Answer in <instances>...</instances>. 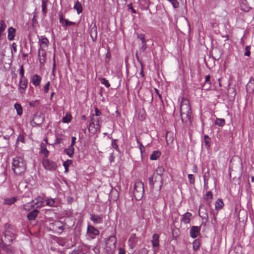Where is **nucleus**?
<instances>
[{
  "label": "nucleus",
  "instance_id": "f257e3e1",
  "mask_svg": "<svg viewBox=\"0 0 254 254\" xmlns=\"http://www.w3.org/2000/svg\"><path fill=\"white\" fill-rule=\"evenodd\" d=\"M180 116L183 123H190L192 119V113L189 101L183 98L180 107Z\"/></svg>",
  "mask_w": 254,
  "mask_h": 254
},
{
  "label": "nucleus",
  "instance_id": "f03ea898",
  "mask_svg": "<svg viewBox=\"0 0 254 254\" xmlns=\"http://www.w3.org/2000/svg\"><path fill=\"white\" fill-rule=\"evenodd\" d=\"M26 162L21 157L17 156L13 159L11 169L16 176H21L26 171Z\"/></svg>",
  "mask_w": 254,
  "mask_h": 254
},
{
  "label": "nucleus",
  "instance_id": "7ed1b4c3",
  "mask_svg": "<svg viewBox=\"0 0 254 254\" xmlns=\"http://www.w3.org/2000/svg\"><path fill=\"white\" fill-rule=\"evenodd\" d=\"M2 238L1 233H0V248L4 250H9V245L15 239L14 234L11 230H5L4 232V239H2Z\"/></svg>",
  "mask_w": 254,
  "mask_h": 254
},
{
  "label": "nucleus",
  "instance_id": "20e7f679",
  "mask_svg": "<svg viewBox=\"0 0 254 254\" xmlns=\"http://www.w3.org/2000/svg\"><path fill=\"white\" fill-rule=\"evenodd\" d=\"M100 119V117L90 116V122L88 127V130L91 133L94 134L100 131L101 128Z\"/></svg>",
  "mask_w": 254,
  "mask_h": 254
},
{
  "label": "nucleus",
  "instance_id": "39448f33",
  "mask_svg": "<svg viewBox=\"0 0 254 254\" xmlns=\"http://www.w3.org/2000/svg\"><path fill=\"white\" fill-rule=\"evenodd\" d=\"M117 238L115 236H110L106 243V250L109 253H112L116 249Z\"/></svg>",
  "mask_w": 254,
  "mask_h": 254
},
{
  "label": "nucleus",
  "instance_id": "423d86ee",
  "mask_svg": "<svg viewBox=\"0 0 254 254\" xmlns=\"http://www.w3.org/2000/svg\"><path fill=\"white\" fill-rule=\"evenodd\" d=\"M59 22L63 27H66L67 26L75 25V23L70 21L67 19H65L64 17L63 13L60 11L59 13Z\"/></svg>",
  "mask_w": 254,
  "mask_h": 254
},
{
  "label": "nucleus",
  "instance_id": "0eeeda50",
  "mask_svg": "<svg viewBox=\"0 0 254 254\" xmlns=\"http://www.w3.org/2000/svg\"><path fill=\"white\" fill-rule=\"evenodd\" d=\"M43 165L46 169L51 171L56 170L57 167V164L55 162L48 159H44Z\"/></svg>",
  "mask_w": 254,
  "mask_h": 254
},
{
  "label": "nucleus",
  "instance_id": "6e6552de",
  "mask_svg": "<svg viewBox=\"0 0 254 254\" xmlns=\"http://www.w3.org/2000/svg\"><path fill=\"white\" fill-rule=\"evenodd\" d=\"M28 80L27 79H20L18 85V91L20 94H24L27 87Z\"/></svg>",
  "mask_w": 254,
  "mask_h": 254
},
{
  "label": "nucleus",
  "instance_id": "1a4fd4ad",
  "mask_svg": "<svg viewBox=\"0 0 254 254\" xmlns=\"http://www.w3.org/2000/svg\"><path fill=\"white\" fill-rule=\"evenodd\" d=\"M38 58L41 65H43L46 61V52L44 49H39Z\"/></svg>",
  "mask_w": 254,
  "mask_h": 254
},
{
  "label": "nucleus",
  "instance_id": "9d476101",
  "mask_svg": "<svg viewBox=\"0 0 254 254\" xmlns=\"http://www.w3.org/2000/svg\"><path fill=\"white\" fill-rule=\"evenodd\" d=\"M52 226L54 230L58 233H61L64 230L63 225L60 221H56L54 222Z\"/></svg>",
  "mask_w": 254,
  "mask_h": 254
},
{
  "label": "nucleus",
  "instance_id": "9b49d317",
  "mask_svg": "<svg viewBox=\"0 0 254 254\" xmlns=\"http://www.w3.org/2000/svg\"><path fill=\"white\" fill-rule=\"evenodd\" d=\"M39 43L40 45L39 49L42 48L44 49L45 48L48 47L49 41L46 37L42 36L41 38L39 39Z\"/></svg>",
  "mask_w": 254,
  "mask_h": 254
},
{
  "label": "nucleus",
  "instance_id": "f8f14e48",
  "mask_svg": "<svg viewBox=\"0 0 254 254\" xmlns=\"http://www.w3.org/2000/svg\"><path fill=\"white\" fill-rule=\"evenodd\" d=\"M240 7L242 10L245 12H248L251 9L247 0H240Z\"/></svg>",
  "mask_w": 254,
  "mask_h": 254
},
{
  "label": "nucleus",
  "instance_id": "ddd939ff",
  "mask_svg": "<svg viewBox=\"0 0 254 254\" xmlns=\"http://www.w3.org/2000/svg\"><path fill=\"white\" fill-rule=\"evenodd\" d=\"M200 231V228L197 226H192L190 230V236L192 238L197 237Z\"/></svg>",
  "mask_w": 254,
  "mask_h": 254
},
{
  "label": "nucleus",
  "instance_id": "4468645a",
  "mask_svg": "<svg viewBox=\"0 0 254 254\" xmlns=\"http://www.w3.org/2000/svg\"><path fill=\"white\" fill-rule=\"evenodd\" d=\"M42 78L38 74H34L32 78L31 82L35 86H38L40 84Z\"/></svg>",
  "mask_w": 254,
  "mask_h": 254
},
{
  "label": "nucleus",
  "instance_id": "2eb2a0df",
  "mask_svg": "<svg viewBox=\"0 0 254 254\" xmlns=\"http://www.w3.org/2000/svg\"><path fill=\"white\" fill-rule=\"evenodd\" d=\"M192 214L190 212H187L183 215L182 222L185 224H189L190 222Z\"/></svg>",
  "mask_w": 254,
  "mask_h": 254
},
{
  "label": "nucleus",
  "instance_id": "dca6fc26",
  "mask_svg": "<svg viewBox=\"0 0 254 254\" xmlns=\"http://www.w3.org/2000/svg\"><path fill=\"white\" fill-rule=\"evenodd\" d=\"M39 213V211L37 209H34L32 211H31L30 213H29L27 215V219L29 220H34L36 217L37 216L38 214Z\"/></svg>",
  "mask_w": 254,
  "mask_h": 254
},
{
  "label": "nucleus",
  "instance_id": "f3484780",
  "mask_svg": "<svg viewBox=\"0 0 254 254\" xmlns=\"http://www.w3.org/2000/svg\"><path fill=\"white\" fill-rule=\"evenodd\" d=\"M15 35V30L14 28L10 27L8 29V39L10 41L14 39Z\"/></svg>",
  "mask_w": 254,
  "mask_h": 254
},
{
  "label": "nucleus",
  "instance_id": "a211bd4d",
  "mask_svg": "<svg viewBox=\"0 0 254 254\" xmlns=\"http://www.w3.org/2000/svg\"><path fill=\"white\" fill-rule=\"evenodd\" d=\"M64 152L69 157L72 158L74 153V148L73 146L69 145L67 148L64 149Z\"/></svg>",
  "mask_w": 254,
  "mask_h": 254
},
{
  "label": "nucleus",
  "instance_id": "6ab92c4d",
  "mask_svg": "<svg viewBox=\"0 0 254 254\" xmlns=\"http://www.w3.org/2000/svg\"><path fill=\"white\" fill-rule=\"evenodd\" d=\"M159 236L158 234H154L152 237V243L154 247H158L159 245Z\"/></svg>",
  "mask_w": 254,
  "mask_h": 254
},
{
  "label": "nucleus",
  "instance_id": "aec40b11",
  "mask_svg": "<svg viewBox=\"0 0 254 254\" xmlns=\"http://www.w3.org/2000/svg\"><path fill=\"white\" fill-rule=\"evenodd\" d=\"M87 232L94 235H98L99 234V231L92 226H88Z\"/></svg>",
  "mask_w": 254,
  "mask_h": 254
},
{
  "label": "nucleus",
  "instance_id": "412c9836",
  "mask_svg": "<svg viewBox=\"0 0 254 254\" xmlns=\"http://www.w3.org/2000/svg\"><path fill=\"white\" fill-rule=\"evenodd\" d=\"M90 219L94 223H101L102 222V218L98 215H92Z\"/></svg>",
  "mask_w": 254,
  "mask_h": 254
},
{
  "label": "nucleus",
  "instance_id": "4be33fe9",
  "mask_svg": "<svg viewBox=\"0 0 254 254\" xmlns=\"http://www.w3.org/2000/svg\"><path fill=\"white\" fill-rule=\"evenodd\" d=\"M73 8L76 10L77 13L79 14L82 12L83 8L81 3L79 1H76L74 5Z\"/></svg>",
  "mask_w": 254,
  "mask_h": 254
},
{
  "label": "nucleus",
  "instance_id": "5701e85b",
  "mask_svg": "<svg viewBox=\"0 0 254 254\" xmlns=\"http://www.w3.org/2000/svg\"><path fill=\"white\" fill-rule=\"evenodd\" d=\"M161 155L160 151L158 150L154 151L152 152L150 156V159L151 160H157Z\"/></svg>",
  "mask_w": 254,
  "mask_h": 254
},
{
  "label": "nucleus",
  "instance_id": "b1692460",
  "mask_svg": "<svg viewBox=\"0 0 254 254\" xmlns=\"http://www.w3.org/2000/svg\"><path fill=\"white\" fill-rule=\"evenodd\" d=\"M32 202L34 204V207L35 206L37 207H40L42 206L44 201L42 198L39 197L38 199L33 200Z\"/></svg>",
  "mask_w": 254,
  "mask_h": 254
},
{
  "label": "nucleus",
  "instance_id": "393cba45",
  "mask_svg": "<svg viewBox=\"0 0 254 254\" xmlns=\"http://www.w3.org/2000/svg\"><path fill=\"white\" fill-rule=\"evenodd\" d=\"M41 152L43 154L45 157H47L49 155V151L47 149L46 144L44 143L41 144Z\"/></svg>",
  "mask_w": 254,
  "mask_h": 254
},
{
  "label": "nucleus",
  "instance_id": "a878e982",
  "mask_svg": "<svg viewBox=\"0 0 254 254\" xmlns=\"http://www.w3.org/2000/svg\"><path fill=\"white\" fill-rule=\"evenodd\" d=\"M72 119V116L70 113L67 112L63 118L62 122L64 123H69Z\"/></svg>",
  "mask_w": 254,
  "mask_h": 254
},
{
  "label": "nucleus",
  "instance_id": "bb28decb",
  "mask_svg": "<svg viewBox=\"0 0 254 254\" xmlns=\"http://www.w3.org/2000/svg\"><path fill=\"white\" fill-rule=\"evenodd\" d=\"M144 191H133V194L136 200H140L144 194Z\"/></svg>",
  "mask_w": 254,
  "mask_h": 254
},
{
  "label": "nucleus",
  "instance_id": "cd10ccee",
  "mask_svg": "<svg viewBox=\"0 0 254 254\" xmlns=\"http://www.w3.org/2000/svg\"><path fill=\"white\" fill-rule=\"evenodd\" d=\"M14 108L16 110L17 115L21 116L23 113V110L20 104L16 103L14 104Z\"/></svg>",
  "mask_w": 254,
  "mask_h": 254
},
{
  "label": "nucleus",
  "instance_id": "c85d7f7f",
  "mask_svg": "<svg viewBox=\"0 0 254 254\" xmlns=\"http://www.w3.org/2000/svg\"><path fill=\"white\" fill-rule=\"evenodd\" d=\"M224 206V203L222 199H218L215 203L216 210L221 209Z\"/></svg>",
  "mask_w": 254,
  "mask_h": 254
},
{
  "label": "nucleus",
  "instance_id": "c756f323",
  "mask_svg": "<svg viewBox=\"0 0 254 254\" xmlns=\"http://www.w3.org/2000/svg\"><path fill=\"white\" fill-rule=\"evenodd\" d=\"M134 190H137L138 189L144 190L143 184L140 181H136L134 184Z\"/></svg>",
  "mask_w": 254,
  "mask_h": 254
},
{
  "label": "nucleus",
  "instance_id": "7c9ffc66",
  "mask_svg": "<svg viewBox=\"0 0 254 254\" xmlns=\"http://www.w3.org/2000/svg\"><path fill=\"white\" fill-rule=\"evenodd\" d=\"M23 208L25 210L29 211L31 209L34 208V204H33L32 201L31 202H29L25 204H24L23 206Z\"/></svg>",
  "mask_w": 254,
  "mask_h": 254
},
{
  "label": "nucleus",
  "instance_id": "2f4dec72",
  "mask_svg": "<svg viewBox=\"0 0 254 254\" xmlns=\"http://www.w3.org/2000/svg\"><path fill=\"white\" fill-rule=\"evenodd\" d=\"M48 0H42V8L43 14L45 15L47 13V2Z\"/></svg>",
  "mask_w": 254,
  "mask_h": 254
},
{
  "label": "nucleus",
  "instance_id": "473e14b6",
  "mask_svg": "<svg viewBox=\"0 0 254 254\" xmlns=\"http://www.w3.org/2000/svg\"><path fill=\"white\" fill-rule=\"evenodd\" d=\"M72 161L71 160H67L64 162L63 166L64 167L65 172H68V167L72 164Z\"/></svg>",
  "mask_w": 254,
  "mask_h": 254
},
{
  "label": "nucleus",
  "instance_id": "72a5a7b5",
  "mask_svg": "<svg viewBox=\"0 0 254 254\" xmlns=\"http://www.w3.org/2000/svg\"><path fill=\"white\" fill-rule=\"evenodd\" d=\"M99 80L100 81L101 84L104 85L107 88H109L110 86V83L105 78H99Z\"/></svg>",
  "mask_w": 254,
  "mask_h": 254
},
{
  "label": "nucleus",
  "instance_id": "f704fd0d",
  "mask_svg": "<svg viewBox=\"0 0 254 254\" xmlns=\"http://www.w3.org/2000/svg\"><path fill=\"white\" fill-rule=\"evenodd\" d=\"M16 200V198L15 197H13L10 198H6L4 199V203L5 204H11L14 203Z\"/></svg>",
  "mask_w": 254,
  "mask_h": 254
},
{
  "label": "nucleus",
  "instance_id": "c9c22d12",
  "mask_svg": "<svg viewBox=\"0 0 254 254\" xmlns=\"http://www.w3.org/2000/svg\"><path fill=\"white\" fill-rule=\"evenodd\" d=\"M215 123L219 127H223L225 125V122L224 119L217 118L216 119Z\"/></svg>",
  "mask_w": 254,
  "mask_h": 254
},
{
  "label": "nucleus",
  "instance_id": "e433bc0d",
  "mask_svg": "<svg viewBox=\"0 0 254 254\" xmlns=\"http://www.w3.org/2000/svg\"><path fill=\"white\" fill-rule=\"evenodd\" d=\"M208 84V86L207 87V89H209L210 87V85L211 84V83L210 82V75H206L205 77V81H204V86Z\"/></svg>",
  "mask_w": 254,
  "mask_h": 254
},
{
  "label": "nucleus",
  "instance_id": "4c0bfd02",
  "mask_svg": "<svg viewBox=\"0 0 254 254\" xmlns=\"http://www.w3.org/2000/svg\"><path fill=\"white\" fill-rule=\"evenodd\" d=\"M247 90L249 93L254 91V84L253 83H249L247 85Z\"/></svg>",
  "mask_w": 254,
  "mask_h": 254
},
{
  "label": "nucleus",
  "instance_id": "58836bf2",
  "mask_svg": "<svg viewBox=\"0 0 254 254\" xmlns=\"http://www.w3.org/2000/svg\"><path fill=\"white\" fill-rule=\"evenodd\" d=\"M193 249L194 251L197 250L200 247V242L198 240H195L193 243Z\"/></svg>",
  "mask_w": 254,
  "mask_h": 254
},
{
  "label": "nucleus",
  "instance_id": "ea45409f",
  "mask_svg": "<svg viewBox=\"0 0 254 254\" xmlns=\"http://www.w3.org/2000/svg\"><path fill=\"white\" fill-rule=\"evenodd\" d=\"M17 141L21 142L22 143L25 142V136L23 132L19 134L17 137Z\"/></svg>",
  "mask_w": 254,
  "mask_h": 254
},
{
  "label": "nucleus",
  "instance_id": "a19ab883",
  "mask_svg": "<svg viewBox=\"0 0 254 254\" xmlns=\"http://www.w3.org/2000/svg\"><path fill=\"white\" fill-rule=\"evenodd\" d=\"M19 74L20 75V79H27L24 76V69L23 65H21L20 66V70H19Z\"/></svg>",
  "mask_w": 254,
  "mask_h": 254
},
{
  "label": "nucleus",
  "instance_id": "79ce46f5",
  "mask_svg": "<svg viewBox=\"0 0 254 254\" xmlns=\"http://www.w3.org/2000/svg\"><path fill=\"white\" fill-rule=\"evenodd\" d=\"M250 189L254 190V176L251 177V181H249Z\"/></svg>",
  "mask_w": 254,
  "mask_h": 254
},
{
  "label": "nucleus",
  "instance_id": "37998d69",
  "mask_svg": "<svg viewBox=\"0 0 254 254\" xmlns=\"http://www.w3.org/2000/svg\"><path fill=\"white\" fill-rule=\"evenodd\" d=\"M173 5L174 8H178L179 6V3L177 0H168Z\"/></svg>",
  "mask_w": 254,
  "mask_h": 254
},
{
  "label": "nucleus",
  "instance_id": "c03bdc74",
  "mask_svg": "<svg viewBox=\"0 0 254 254\" xmlns=\"http://www.w3.org/2000/svg\"><path fill=\"white\" fill-rule=\"evenodd\" d=\"M46 203L49 206H54L55 205V200L54 199H48Z\"/></svg>",
  "mask_w": 254,
  "mask_h": 254
},
{
  "label": "nucleus",
  "instance_id": "a18cd8bd",
  "mask_svg": "<svg viewBox=\"0 0 254 254\" xmlns=\"http://www.w3.org/2000/svg\"><path fill=\"white\" fill-rule=\"evenodd\" d=\"M229 93L231 94V96L232 97H235L236 95V91L235 88H230L229 89Z\"/></svg>",
  "mask_w": 254,
  "mask_h": 254
},
{
  "label": "nucleus",
  "instance_id": "49530a36",
  "mask_svg": "<svg viewBox=\"0 0 254 254\" xmlns=\"http://www.w3.org/2000/svg\"><path fill=\"white\" fill-rule=\"evenodd\" d=\"M95 114H91L90 116H96L98 117H99L101 115L102 113L97 108L95 109Z\"/></svg>",
  "mask_w": 254,
  "mask_h": 254
},
{
  "label": "nucleus",
  "instance_id": "de8ad7c7",
  "mask_svg": "<svg viewBox=\"0 0 254 254\" xmlns=\"http://www.w3.org/2000/svg\"><path fill=\"white\" fill-rule=\"evenodd\" d=\"M251 47L250 46H247L245 48L246 52L245 53V56L249 57L250 56L251 52H250Z\"/></svg>",
  "mask_w": 254,
  "mask_h": 254
},
{
  "label": "nucleus",
  "instance_id": "09e8293b",
  "mask_svg": "<svg viewBox=\"0 0 254 254\" xmlns=\"http://www.w3.org/2000/svg\"><path fill=\"white\" fill-rule=\"evenodd\" d=\"M40 117V116H35L34 117V118H33V119L32 120V121L31 122V124H33H33H34L36 125L41 124L43 122V119H42L41 123H37L35 122V120H36L37 118H39Z\"/></svg>",
  "mask_w": 254,
  "mask_h": 254
},
{
  "label": "nucleus",
  "instance_id": "8fccbe9b",
  "mask_svg": "<svg viewBox=\"0 0 254 254\" xmlns=\"http://www.w3.org/2000/svg\"><path fill=\"white\" fill-rule=\"evenodd\" d=\"M188 179L189 180L190 183H191V184L194 183L195 179H194V176L192 174L188 175Z\"/></svg>",
  "mask_w": 254,
  "mask_h": 254
},
{
  "label": "nucleus",
  "instance_id": "3c124183",
  "mask_svg": "<svg viewBox=\"0 0 254 254\" xmlns=\"http://www.w3.org/2000/svg\"><path fill=\"white\" fill-rule=\"evenodd\" d=\"M138 39H140L141 42L145 41V35L143 34H137Z\"/></svg>",
  "mask_w": 254,
  "mask_h": 254
},
{
  "label": "nucleus",
  "instance_id": "603ef678",
  "mask_svg": "<svg viewBox=\"0 0 254 254\" xmlns=\"http://www.w3.org/2000/svg\"><path fill=\"white\" fill-rule=\"evenodd\" d=\"M137 142L138 144V146H139L140 151L141 153H142L144 150V147H143L142 144L139 141L138 139H137Z\"/></svg>",
  "mask_w": 254,
  "mask_h": 254
},
{
  "label": "nucleus",
  "instance_id": "864d4df0",
  "mask_svg": "<svg viewBox=\"0 0 254 254\" xmlns=\"http://www.w3.org/2000/svg\"><path fill=\"white\" fill-rule=\"evenodd\" d=\"M50 85V81H48L47 82V83L46 84V85H45L44 88L45 92L47 93L49 91Z\"/></svg>",
  "mask_w": 254,
  "mask_h": 254
},
{
  "label": "nucleus",
  "instance_id": "5fc2aeb1",
  "mask_svg": "<svg viewBox=\"0 0 254 254\" xmlns=\"http://www.w3.org/2000/svg\"><path fill=\"white\" fill-rule=\"evenodd\" d=\"M148 254V251L145 248L141 249L139 252V254Z\"/></svg>",
  "mask_w": 254,
  "mask_h": 254
},
{
  "label": "nucleus",
  "instance_id": "6e6d98bb",
  "mask_svg": "<svg viewBox=\"0 0 254 254\" xmlns=\"http://www.w3.org/2000/svg\"><path fill=\"white\" fill-rule=\"evenodd\" d=\"M205 196L207 197V198H209L211 199L213 197V194L211 191H207Z\"/></svg>",
  "mask_w": 254,
  "mask_h": 254
},
{
  "label": "nucleus",
  "instance_id": "4d7b16f0",
  "mask_svg": "<svg viewBox=\"0 0 254 254\" xmlns=\"http://www.w3.org/2000/svg\"><path fill=\"white\" fill-rule=\"evenodd\" d=\"M26 183L24 182H21L19 185V188L18 189L20 190V189H22L23 188L22 187H26Z\"/></svg>",
  "mask_w": 254,
  "mask_h": 254
},
{
  "label": "nucleus",
  "instance_id": "13d9d810",
  "mask_svg": "<svg viewBox=\"0 0 254 254\" xmlns=\"http://www.w3.org/2000/svg\"><path fill=\"white\" fill-rule=\"evenodd\" d=\"M209 137L208 135H206L204 136V141L206 144L208 145L209 143Z\"/></svg>",
  "mask_w": 254,
  "mask_h": 254
},
{
  "label": "nucleus",
  "instance_id": "bf43d9fd",
  "mask_svg": "<svg viewBox=\"0 0 254 254\" xmlns=\"http://www.w3.org/2000/svg\"><path fill=\"white\" fill-rule=\"evenodd\" d=\"M76 139V138L75 136H72L71 137V144L70 145V146H74V145L75 143Z\"/></svg>",
  "mask_w": 254,
  "mask_h": 254
},
{
  "label": "nucleus",
  "instance_id": "052dcab7",
  "mask_svg": "<svg viewBox=\"0 0 254 254\" xmlns=\"http://www.w3.org/2000/svg\"><path fill=\"white\" fill-rule=\"evenodd\" d=\"M147 48V45H141V47L140 48V51L142 52H143L145 51Z\"/></svg>",
  "mask_w": 254,
  "mask_h": 254
},
{
  "label": "nucleus",
  "instance_id": "680f3d73",
  "mask_svg": "<svg viewBox=\"0 0 254 254\" xmlns=\"http://www.w3.org/2000/svg\"><path fill=\"white\" fill-rule=\"evenodd\" d=\"M119 254H126L124 249L122 248H119Z\"/></svg>",
  "mask_w": 254,
  "mask_h": 254
},
{
  "label": "nucleus",
  "instance_id": "e2e57ef3",
  "mask_svg": "<svg viewBox=\"0 0 254 254\" xmlns=\"http://www.w3.org/2000/svg\"><path fill=\"white\" fill-rule=\"evenodd\" d=\"M155 92L157 93V94L159 96V98L161 99H162V96L161 95L159 94V91L156 88H155Z\"/></svg>",
  "mask_w": 254,
  "mask_h": 254
},
{
  "label": "nucleus",
  "instance_id": "0e129e2a",
  "mask_svg": "<svg viewBox=\"0 0 254 254\" xmlns=\"http://www.w3.org/2000/svg\"><path fill=\"white\" fill-rule=\"evenodd\" d=\"M73 198L71 197H67V201L69 203H71L72 202Z\"/></svg>",
  "mask_w": 254,
  "mask_h": 254
},
{
  "label": "nucleus",
  "instance_id": "69168bd1",
  "mask_svg": "<svg viewBox=\"0 0 254 254\" xmlns=\"http://www.w3.org/2000/svg\"><path fill=\"white\" fill-rule=\"evenodd\" d=\"M12 47H13V48L14 50L15 51H16V45H15V43H13V44H12Z\"/></svg>",
  "mask_w": 254,
  "mask_h": 254
},
{
  "label": "nucleus",
  "instance_id": "338daca9",
  "mask_svg": "<svg viewBox=\"0 0 254 254\" xmlns=\"http://www.w3.org/2000/svg\"><path fill=\"white\" fill-rule=\"evenodd\" d=\"M146 93L148 94L149 95H151V96L152 97V93H151V92L150 91L147 90L146 91Z\"/></svg>",
  "mask_w": 254,
  "mask_h": 254
},
{
  "label": "nucleus",
  "instance_id": "774afa93",
  "mask_svg": "<svg viewBox=\"0 0 254 254\" xmlns=\"http://www.w3.org/2000/svg\"><path fill=\"white\" fill-rule=\"evenodd\" d=\"M81 119L83 120H86V118L85 117V115H82L81 116Z\"/></svg>",
  "mask_w": 254,
  "mask_h": 254
}]
</instances>
